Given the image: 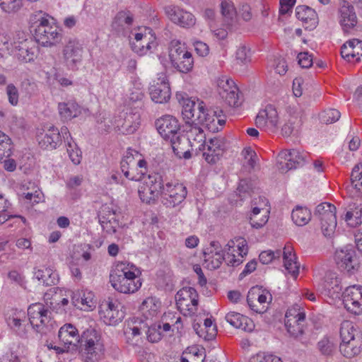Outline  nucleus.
<instances>
[{
  "mask_svg": "<svg viewBox=\"0 0 362 362\" xmlns=\"http://www.w3.org/2000/svg\"><path fill=\"white\" fill-rule=\"evenodd\" d=\"M139 273L133 265L128 268L123 264H118L110 273V282L112 287L120 293H134L141 286Z\"/></svg>",
  "mask_w": 362,
  "mask_h": 362,
  "instance_id": "nucleus-1",
  "label": "nucleus"
},
{
  "mask_svg": "<svg viewBox=\"0 0 362 362\" xmlns=\"http://www.w3.org/2000/svg\"><path fill=\"white\" fill-rule=\"evenodd\" d=\"M41 11L30 16L31 28L36 41L42 46L54 45L61 37L57 27Z\"/></svg>",
  "mask_w": 362,
  "mask_h": 362,
  "instance_id": "nucleus-2",
  "label": "nucleus"
},
{
  "mask_svg": "<svg viewBox=\"0 0 362 362\" xmlns=\"http://www.w3.org/2000/svg\"><path fill=\"white\" fill-rule=\"evenodd\" d=\"M341 343L339 351L344 356L352 358L358 355L362 349V334L350 321H344L340 327Z\"/></svg>",
  "mask_w": 362,
  "mask_h": 362,
  "instance_id": "nucleus-3",
  "label": "nucleus"
},
{
  "mask_svg": "<svg viewBox=\"0 0 362 362\" xmlns=\"http://www.w3.org/2000/svg\"><path fill=\"white\" fill-rule=\"evenodd\" d=\"M30 324L41 334H47L53 325L51 311L40 303L30 305L28 309Z\"/></svg>",
  "mask_w": 362,
  "mask_h": 362,
  "instance_id": "nucleus-4",
  "label": "nucleus"
},
{
  "mask_svg": "<svg viewBox=\"0 0 362 362\" xmlns=\"http://www.w3.org/2000/svg\"><path fill=\"white\" fill-rule=\"evenodd\" d=\"M169 58L172 66L178 71L188 73L194 65L191 52L185 49L179 41H172L169 49Z\"/></svg>",
  "mask_w": 362,
  "mask_h": 362,
  "instance_id": "nucleus-5",
  "label": "nucleus"
},
{
  "mask_svg": "<svg viewBox=\"0 0 362 362\" xmlns=\"http://www.w3.org/2000/svg\"><path fill=\"white\" fill-rule=\"evenodd\" d=\"M156 127L161 136L165 139H169L173 149L176 151L181 148L179 146L180 125L175 117L171 115H165L156 121ZM181 150H185L182 147Z\"/></svg>",
  "mask_w": 362,
  "mask_h": 362,
  "instance_id": "nucleus-6",
  "label": "nucleus"
},
{
  "mask_svg": "<svg viewBox=\"0 0 362 362\" xmlns=\"http://www.w3.org/2000/svg\"><path fill=\"white\" fill-rule=\"evenodd\" d=\"M314 216L320 220L324 235L330 236L337 226L335 206L327 202L321 203L317 206Z\"/></svg>",
  "mask_w": 362,
  "mask_h": 362,
  "instance_id": "nucleus-7",
  "label": "nucleus"
},
{
  "mask_svg": "<svg viewBox=\"0 0 362 362\" xmlns=\"http://www.w3.org/2000/svg\"><path fill=\"white\" fill-rule=\"evenodd\" d=\"M198 293L192 287H184L175 296L176 304L185 316L195 314L198 310Z\"/></svg>",
  "mask_w": 362,
  "mask_h": 362,
  "instance_id": "nucleus-8",
  "label": "nucleus"
},
{
  "mask_svg": "<svg viewBox=\"0 0 362 362\" xmlns=\"http://www.w3.org/2000/svg\"><path fill=\"white\" fill-rule=\"evenodd\" d=\"M165 180L162 175L155 173L148 175L145 183L138 190L139 197L143 202L150 203L155 200L158 195H161Z\"/></svg>",
  "mask_w": 362,
  "mask_h": 362,
  "instance_id": "nucleus-9",
  "label": "nucleus"
},
{
  "mask_svg": "<svg viewBox=\"0 0 362 362\" xmlns=\"http://www.w3.org/2000/svg\"><path fill=\"white\" fill-rule=\"evenodd\" d=\"M308 154L298 149L281 151L278 155V168L282 173L302 167Z\"/></svg>",
  "mask_w": 362,
  "mask_h": 362,
  "instance_id": "nucleus-10",
  "label": "nucleus"
},
{
  "mask_svg": "<svg viewBox=\"0 0 362 362\" xmlns=\"http://www.w3.org/2000/svg\"><path fill=\"white\" fill-rule=\"evenodd\" d=\"M187 195L186 187L180 183L173 185L168 182L163 183L161 191V202L168 208H174L181 204Z\"/></svg>",
  "mask_w": 362,
  "mask_h": 362,
  "instance_id": "nucleus-11",
  "label": "nucleus"
},
{
  "mask_svg": "<svg viewBox=\"0 0 362 362\" xmlns=\"http://www.w3.org/2000/svg\"><path fill=\"white\" fill-rule=\"evenodd\" d=\"M334 259L339 269L349 274H354L360 267L356 252L349 246L337 250Z\"/></svg>",
  "mask_w": 362,
  "mask_h": 362,
  "instance_id": "nucleus-12",
  "label": "nucleus"
},
{
  "mask_svg": "<svg viewBox=\"0 0 362 362\" xmlns=\"http://www.w3.org/2000/svg\"><path fill=\"white\" fill-rule=\"evenodd\" d=\"M122 308V306L117 300L108 298L100 305V317L105 324L115 325L124 317V312Z\"/></svg>",
  "mask_w": 362,
  "mask_h": 362,
  "instance_id": "nucleus-13",
  "label": "nucleus"
},
{
  "mask_svg": "<svg viewBox=\"0 0 362 362\" xmlns=\"http://www.w3.org/2000/svg\"><path fill=\"white\" fill-rule=\"evenodd\" d=\"M83 47L76 39H70L62 49L63 60L66 66L72 71L78 69L83 59Z\"/></svg>",
  "mask_w": 362,
  "mask_h": 362,
  "instance_id": "nucleus-14",
  "label": "nucleus"
},
{
  "mask_svg": "<svg viewBox=\"0 0 362 362\" xmlns=\"http://www.w3.org/2000/svg\"><path fill=\"white\" fill-rule=\"evenodd\" d=\"M279 124V115L276 108L269 105L261 110L255 119L257 128L269 133H274L277 130Z\"/></svg>",
  "mask_w": 362,
  "mask_h": 362,
  "instance_id": "nucleus-15",
  "label": "nucleus"
},
{
  "mask_svg": "<svg viewBox=\"0 0 362 362\" xmlns=\"http://www.w3.org/2000/svg\"><path fill=\"white\" fill-rule=\"evenodd\" d=\"M218 93L229 106L238 107L241 105L239 89L232 79H220L218 83Z\"/></svg>",
  "mask_w": 362,
  "mask_h": 362,
  "instance_id": "nucleus-16",
  "label": "nucleus"
},
{
  "mask_svg": "<svg viewBox=\"0 0 362 362\" xmlns=\"http://www.w3.org/2000/svg\"><path fill=\"white\" fill-rule=\"evenodd\" d=\"M197 148L203 151V156L209 163H216L219 160L225 150V144L222 139L213 138L207 142L199 144Z\"/></svg>",
  "mask_w": 362,
  "mask_h": 362,
  "instance_id": "nucleus-17",
  "label": "nucleus"
},
{
  "mask_svg": "<svg viewBox=\"0 0 362 362\" xmlns=\"http://www.w3.org/2000/svg\"><path fill=\"white\" fill-rule=\"evenodd\" d=\"M343 304L350 313L362 314V287L352 286L346 288L343 293Z\"/></svg>",
  "mask_w": 362,
  "mask_h": 362,
  "instance_id": "nucleus-18",
  "label": "nucleus"
},
{
  "mask_svg": "<svg viewBox=\"0 0 362 362\" xmlns=\"http://www.w3.org/2000/svg\"><path fill=\"white\" fill-rule=\"evenodd\" d=\"M6 322L9 328L21 337L26 336L29 323L27 315L22 310L13 309L6 315Z\"/></svg>",
  "mask_w": 362,
  "mask_h": 362,
  "instance_id": "nucleus-19",
  "label": "nucleus"
},
{
  "mask_svg": "<svg viewBox=\"0 0 362 362\" xmlns=\"http://www.w3.org/2000/svg\"><path fill=\"white\" fill-rule=\"evenodd\" d=\"M165 12L172 22L181 27L190 28L195 24L196 19L194 16L191 13L177 6H166Z\"/></svg>",
  "mask_w": 362,
  "mask_h": 362,
  "instance_id": "nucleus-20",
  "label": "nucleus"
},
{
  "mask_svg": "<svg viewBox=\"0 0 362 362\" xmlns=\"http://www.w3.org/2000/svg\"><path fill=\"white\" fill-rule=\"evenodd\" d=\"M339 22L344 32L349 33L357 24L354 8L348 1L343 0L339 8Z\"/></svg>",
  "mask_w": 362,
  "mask_h": 362,
  "instance_id": "nucleus-21",
  "label": "nucleus"
},
{
  "mask_svg": "<svg viewBox=\"0 0 362 362\" xmlns=\"http://www.w3.org/2000/svg\"><path fill=\"white\" fill-rule=\"evenodd\" d=\"M268 201L264 197H259L258 206L257 202L252 203V210L250 217V222L252 228H259L263 227L269 218V209L265 208Z\"/></svg>",
  "mask_w": 362,
  "mask_h": 362,
  "instance_id": "nucleus-22",
  "label": "nucleus"
},
{
  "mask_svg": "<svg viewBox=\"0 0 362 362\" xmlns=\"http://www.w3.org/2000/svg\"><path fill=\"white\" fill-rule=\"evenodd\" d=\"M152 30L145 29V33H138L135 35V42L132 44L133 50L139 55H144L156 46V37L151 34Z\"/></svg>",
  "mask_w": 362,
  "mask_h": 362,
  "instance_id": "nucleus-23",
  "label": "nucleus"
},
{
  "mask_svg": "<svg viewBox=\"0 0 362 362\" xmlns=\"http://www.w3.org/2000/svg\"><path fill=\"white\" fill-rule=\"evenodd\" d=\"M80 341L84 343L85 350L88 354L92 355L103 351L100 335L95 329L88 328L85 330L80 337Z\"/></svg>",
  "mask_w": 362,
  "mask_h": 362,
  "instance_id": "nucleus-24",
  "label": "nucleus"
},
{
  "mask_svg": "<svg viewBox=\"0 0 362 362\" xmlns=\"http://www.w3.org/2000/svg\"><path fill=\"white\" fill-rule=\"evenodd\" d=\"M151 98L156 103H164L170 98V88L165 78H158L149 88Z\"/></svg>",
  "mask_w": 362,
  "mask_h": 362,
  "instance_id": "nucleus-25",
  "label": "nucleus"
},
{
  "mask_svg": "<svg viewBox=\"0 0 362 362\" xmlns=\"http://www.w3.org/2000/svg\"><path fill=\"white\" fill-rule=\"evenodd\" d=\"M183 132L186 133L185 137L190 143V146H196L205 143V134L199 124L196 120L185 121Z\"/></svg>",
  "mask_w": 362,
  "mask_h": 362,
  "instance_id": "nucleus-26",
  "label": "nucleus"
},
{
  "mask_svg": "<svg viewBox=\"0 0 362 362\" xmlns=\"http://www.w3.org/2000/svg\"><path fill=\"white\" fill-rule=\"evenodd\" d=\"M14 49L16 56L22 62H31L36 56L37 47L31 40L15 42Z\"/></svg>",
  "mask_w": 362,
  "mask_h": 362,
  "instance_id": "nucleus-27",
  "label": "nucleus"
},
{
  "mask_svg": "<svg viewBox=\"0 0 362 362\" xmlns=\"http://www.w3.org/2000/svg\"><path fill=\"white\" fill-rule=\"evenodd\" d=\"M322 286L325 291L332 298H338L341 293L344 285L337 273L328 272L325 274Z\"/></svg>",
  "mask_w": 362,
  "mask_h": 362,
  "instance_id": "nucleus-28",
  "label": "nucleus"
},
{
  "mask_svg": "<svg viewBox=\"0 0 362 362\" xmlns=\"http://www.w3.org/2000/svg\"><path fill=\"white\" fill-rule=\"evenodd\" d=\"M58 337L68 349L69 346H76L80 342V336L77 329L71 324H66L62 326L58 332Z\"/></svg>",
  "mask_w": 362,
  "mask_h": 362,
  "instance_id": "nucleus-29",
  "label": "nucleus"
},
{
  "mask_svg": "<svg viewBox=\"0 0 362 362\" xmlns=\"http://www.w3.org/2000/svg\"><path fill=\"white\" fill-rule=\"evenodd\" d=\"M254 299H255V296L254 288H252L248 292L247 297V304L251 310L256 312L257 313H264L267 310V305L272 302V296L268 292L265 293L263 291L262 294L259 295L257 298V303H259V305L254 303Z\"/></svg>",
  "mask_w": 362,
  "mask_h": 362,
  "instance_id": "nucleus-30",
  "label": "nucleus"
},
{
  "mask_svg": "<svg viewBox=\"0 0 362 362\" xmlns=\"http://www.w3.org/2000/svg\"><path fill=\"white\" fill-rule=\"evenodd\" d=\"M61 143V136L59 129L50 127L42 137H39V145L42 148L47 150L55 149Z\"/></svg>",
  "mask_w": 362,
  "mask_h": 362,
  "instance_id": "nucleus-31",
  "label": "nucleus"
},
{
  "mask_svg": "<svg viewBox=\"0 0 362 362\" xmlns=\"http://www.w3.org/2000/svg\"><path fill=\"white\" fill-rule=\"evenodd\" d=\"M341 54L344 59L350 61L351 59H359L362 56V41L358 39H352L344 44L341 48Z\"/></svg>",
  "mask_w": 362,
  "mask_h": 362,
  "instance_id": "nucleus-32",
  "label": "nucleus"
},
{
  "mask_svg": "<svg viewBox=\"0 0 362 362\" xmlns=\"http://www.w3.org/2000/svg\"><path fill=\"white\" fill-rule=\"evenodd\" d=\"M225 318L230 325L237 329H241L246 332H251L253 329L254 325L252 320L239 313H228Z\"/></svg>",
  "mask_w": 362,
  "mask_h": 362,
  "instance_id": "nucleus-33",
  "label": "nucleus"
},
{
  "mask_svg": "<svg viewBox=\"0 0 362 362\" xmlns=\"http://www.w3.org/2000/svg\"><path fill=\"white\" fill-rule=\"evenodd\" d=\"M177 99L182 106V114L186 121H192L196 118L198 103L189 98L186 94L178 95ZM197 102H199L197 100Z\"/></svg>",
  "mask_w": 362,
  "mask_h": 362,
  "instance_id": "nucleus-34",
  "label": "nucleus"
},
{
  "mask_svg": "<svg viewBox=\"0 0 362 362\" xmlns=\"http://www.w3.org/2000/svg\"><path fill=\"white\" fill-rule=\"evenodd\" d=\"M133 152L135 153L138 157L139 155L137 151L129 149L127 155L121 161V169L124 176L129 180H137L139 177L138 174L134 173V170L136 167V159L134 156Z\"/></svg>",
  "mask_w": 362,
  "mask_h": 362,
  "instance_id": "nucleus-35",
  "label": "nucleus"
},
{
  "mask_svg": "<svg viewBox=\"0 0 362 362\" xmlns=\"http://www.w3.org/2000/svg\"><path fill=\"white\" fill-rule=\"evenodd\" d=\"M284 264L286 271L292 276L296 278L299 273L300 264L296 261V256L293 249L290 245H286L283 252Z\"/></svg>",
  "mask_w": 362,
  "mask_h": 362,
  "instance_id": "nucleus-36",
  "label": "nucleus"
},
{
  "mask_svg": "<svg viewBox=\"0 0 362 362\" xmlns=\"http://www.w3.org/2000/svg\"><path fill=\"white\" fill-rule=\"evenodd\" d=\"M133 15L129 11H119L112 22V28L115 31L120 33L132 25Z\"/></svg>",
  "mask_w": 362,
  "mask_h": 362,
  "instance_id": "nucleus-37",
  "label": "nucleus"
},
{
  "mask_svg": "<svg viewBox=\"0 0 362 362\" xmlns=\"http://www.w3.org/2000/svg\"><path fill=\"white\" fill-rule=\"evenodd\" d=\"M100 223L101 226L107 233L112 234L116 232V228L118 222L115 218V213L111 212L109 207H105L103 214L100 216Z\"/></svg>",
  "mask_w": 362,
  "mask_h": 362,
  "instance_id": "nucleus-38",
  "label": "nucleus"
},
{
  "mask_svg": "<svg viewBox=\"0 0 362 362\" xmlns=\"http://www.w3.org/2000/svg\"><path fill=\"white\" fill-rule=\"evenodd\" d=\"M59 112L64 120H71L81 113V107L75 102L60 103L58 105Z\"/></svg>",
  "mask_w": 362,
  "mask_h": 362,
  "instance_id": "nucleus-39",
  "label": "nucleus"
},
{
  "mask_svg": "<svg viewBox=\"0 0 362 362\" xmlns=\"http://www.w3.org/2000/svg\"><path fill=\"white\" fill-rule=\"evenodd\" d=\"M305 314H300L298 319L291 318L285 320V326L288 332L295 338L303 335L304 332V322Z\"/></svg>",
  "mask_w": 362,
  "mask_h": 362,
  "instance_id": "nucleus-40",
  "label": "nucleus"
},
{
  "mask_svg": "<svg viewBox=\"0 0 362 362\" xmlns=\"http://www.w3.org/2000/svg\"><path fill=\"white\" fill-rule=\"evenodd\" d=\"M34 276L44 286L55 285L59 282L58 274L50 268L37 269Z\"/></svg>",
  "mask_w": 362,
  "mask_h": 362,
  "instance_id": "nucleus-41",
  "label": "nucleus"
},
{
  "mask_svg": "<svg viewBox=\"0 0 362 362\" xmlns=\"http://www.w3.org/2000/svg\"><path fill=\"white\" fill-rule=\"evenodd\" d=\"M344 219L351 227L360 225L362 223V207L356 204H350Z\"/></svg>",
  "mask_w": 362,
  "mask_h": 362,
  "instance_id": "nucleus-42",
  "label": "nucleus"
},
{
  "mask_svg": "<svg viewBox=\"0 0 362 362\" xmlns=\"http://www.w3.org/2000/svg\"><path fill=\"white\" fill-rule=\"evenodd\" d=\"M221 13L223 16L226 24L231 26L236 18V10L234 4L230 0H223L221 4Z\"/></svg>",
  "mask_w": 362,
  "mask_h": 362,
  "instance_id": "nucleus-43",
  "label": "nucleus"
},
{
  "mask_svg": "<svg viewBox=\"0 0 362 362\" xmlns=\"http://www.w3.org/2000/svg\"><path fill=\"white\" fill-rule=\"evenodd\" d=\"M93 297L94 294L91 291L83 293V295L79 292L74 293L71 298L72 303L80 309H83L84 306L91 308L93 304Z\"/></svg>",
  "mask_w": 362,
  "mask_h": 362,
  "instance_id": "nucleus-44",
  "label": "nucleus"
},
{
  "mask_svg": "<svg viewBox=\"0 0 362 362\" xmlns=\"http://www.w3.org/2000/svg\"><path fill=\"white\" fill-rule=\"evenodd\" d=\"M291 218L297 226H303L310 221L311 212L305 207L297 206L293 210Z\"/></svg>",
  "mask_w": 362,
  "mask_h": 362,
  "instance_id": "nucleus-45",
  "label": "nucleus"
},
{
  "mask_svg": "<svg viewBox=\"0 0 362 362\" xmlns=\"http://www.w3.org/2000/svg\"><path fill=\"white\" fill-rule=\"evenodd\" d=\"M197 111L196 118L194 120H196L199 125L209 127L211 123L215 121L214 115L209 113L204 102H198Z\"/></svg>",
  "mask_w": 362,
  "mask_h": 362,
  "instance_id": "nucleus-46",
  "label": "nucleus"
},
{
  "mask_svg": "<svg viewBox=\"0 0 362 362\" xmlns=\"http://www.w3.org/2000/svg\"><path fill=\"white\" fill-rule=\"evenodd\" d=\"M13 144L11 139L0 131V162L4 158L11 157L13 153Z\"/></svg>",
  "mask_w": 362,
  "mask_h": 362,
  "instance_id": "nucleus-47",
  "label": "nucleus"
},
{
  "mask_svg": "<svg viewBox=\"0 0 362 362\" xmlns=\"http://www.w3.org/2000/svg\"><path fill=\"white\" fill-rule=\"evenodd\" d=\"M140 125V117L136 113L129 114L124 118L122 124V129L126 134H133Z\"/></svg>",
  "mask_w": 362,
  "mask_h": 362,
  "instance_id": "nucleus-48",
  "label": "nucleus"
},
{
  "mask_svg": "<svg viewBox=\"0 0 362 362\" xmlns=\"http://www.w3.org/2000/svg\"><path fill=\"white\" fill-rule=\"evenodd\" d=\"M296 16L298 19L303 22L313 21V23H315L316 13L308 6L303 5L297 6L296 8Z\"/></svg>",
  "mask_w": 362,
  "mask_h": 362,
  "instance_id": "nucleus-49",
  "label": "nucleus"
},
{
  "mask_svg": "<svg viewBox=\"0 0 362 362\" xmlns=\"http://www.w3.org/2000/svg\"><path fill=\"white\" fill-rule=\"evenodd\" d=\"M317 349L324 356H332L336 349V344L329 337H324L317 344Z\"/></svg>",
  "mask_w": 362,
  "mask_h": 362,
  "instance_id": "nucleus-50",
  "label": "nucleus"
},
{
  "mask_svg": "<svg viewBox=\"0 0 362 362\" xmlns=\"http://www.w3.org/2000/svg\"><path fill=\"white\" fill-rule=\"evenodd\" d=\"M160 303L153 297L147 298L141 304V310L144 313H148V315L154 316L160 308Z\"/></svg>",
  "mask_w": 362,
  "mask_h": 362,
  "instance_id": "nucleus-51",
  "label": "nucleus"
},
{
  "mask_svg": "<svg viewBox=\"0 0 362 362\" xmlns=\"http://www.w3.org/2000/svg\"><path fill=\"white\" fill-rule=\"evenodd\" d=\"M351 185L362 193V163L356 165L351 175Z\"/></svg>",
  "mask_w": 362,
  "mask_h": 362,
  "instance_id": "nucleus-52",
  "label": "nucleus"
},
{
  "mask_svg": "<svg viewBox=\"0 0 362 362\" xmlns=\"http://www.w3.org/2000/svg\"><path fill=\"white\" fill-rule=\"evenodd\" d=\"M66 146V151L71 160L75 165L79 164L81 160V151L78 148L77 144L74 141H67Z\"/></svg>",
  "mask_w": 362,
  "mask_h": 362,
  "instance_id": "nucleus-53",
  "label": "nucleus"
},
{
  "mask_svg": "<svg viewBox=\"0 0 362 362\" xmlns=\"http://www.w3.org/2000/svg\"><path fill=\"white\" fill-rule=\"evenodd\" d=\"M177 136L179 137V143L180 144L179 145L181 148L182 147L185 150H181L182 148H179V150L176 151L175 149H173L175 154L179 157V158H185V159H189L191 158V153L189 149L188 148V146H190L189 141H188V139L184 136H181L180 133L177 135Z\"/></svg>",
  "mask_w": 362,
  "mask_h": 362,
  "instance_id": "nucleus-54",
  "label": "nucleus"
},
{
  "mask_svg": "<svg viewBox=\"0 0 362 362\" xmlns=\"http://www.w3.org/2000/svg\"><path fill=\"white\" fill-rule=\"evenodd\" d=\"M341 114L336 109H328L322 112L320 116L322 122L325 124H332L340 118Z\"/></svg>",
  "mask_w": 362,
  "mask_h": 362,
  "instance_id": "nucleus-55",
  "label": "nucleus"
},
{
  "mask_svg": "<svg viewBox=\"0 0 362 362\" xmlns=\"http://www.w3.org/2000/svg\"><path fill=\"white\" fill-rule=\"evenodd\" d=\"M248 362H282V361L275 355L260 352L252 356Z\"/></svg>",
  "mask_w": 362,
  "mask_h": 362,
  "instance_id": "nucleus-56",
  "label": "nucleus"
},
{
  "mask_svg": "<svg viewBox=\"0 0 362 362\" xmlns=\"http://www.w3.org/2000/svg\"><path fill=\"white\" fill-rule=\"evenodd\" d=\"M22 197L32 204H38L44 201V195L39 189L34 192H23Z\"/></svg>",
  "mask_w": 362,
  "mask_h": 362,
  "instance_id": "nucleus-57",
  "label": "nucleus"
},
{
  "mask_svg": "<svg viewBox=\"0 0 362 362\" xmlns=\"http://www.w3.org/2000/svg\"><path fill=\"white\" fill-rule=\"evenodd\" d=\"M144 98V93L142 90L139 87H134L129 90V94L128 95V99L129 102V105L131 103H138L137 107H139L142 104V99Z\"/></svg>",
  "mask_w": 362,
  "mask_h": 362,
  "instance_id": "nucleus-58",
  "label": "nucleus"
},
{
  "mask_svg": "<svg viewBox=\"0 0 362 362\" xmlns=\"http://www.w3.org/2000/svg\"><path fill=\"white\" fill-rule=\"evenodd\" d=\"M254 185L250 180L243 179L240 180L237 188L240 197H245V194H249L252 191Z\"/></svg>",
  "mask_w": 362,
  "mask_h": 362,
  "instance_id": "nucleus-59",
  "label": "nucleus"
},
{
  "mask_svg": "<svg viewBox=\"0 0 362 362\" xmlns=\"http://www.w3.org/2000/svg\"><path fill=\"white\" fill-rule=\"evenodd\" d=\"M6 91L9 103L13 106L17 105L19 98L17 88L13 83H10L6 86Z\"/></svg>",
  "mask_w": 362,
  "mask_h": 362,
  "instance_id": "nucleus-60",
  "label": "nucleus"
},
{
  "mask_svg": "<svg viewBox=\"0 0 362 362\" xmlns=\"http://www.w3.org/2000/svg\"><path fill=\"white\" fill-rule=\"evenodd\" d=\"M234 240L235 246L236 245L238 250V256L243 258L248 252V247L246 240L243 237H235Z\"/></svg>",
  "mask_w": 362,
  "mask_h": 362,
  "instance_id": "nucleus-61",
  "label": "nucleus"
},
{
  "mask_svg": "<svg viewBox=\"0 0 362 362\" xmlns=\"http://www.w3.org/2000/svg\"><path fill=\"white\" fill-rule=\"evenodd\" d=\"M136 167L134 170V173L137 175L139 177L137 180H134L135 181L141 180L144 175L147 173V162L144 159L136 160Z\"/></svg>",
  "mask_w": 362,
  "mask_h": 362,
  "instance_id": "nucleus-62",
  "label": "nucleus"
},
{
  "mask_svg": "<svg viewBox=\"0 0 362 362\" xmlns=\"http://www.w3.org/2000/svg\"><path fill=\"white\" fill-rule=\"evenodd\" d=\"M281 252L277 250L275 253L271 250L263 251L259 256V261L264 264H267L270 263L276 257L280 256Z\"/></svg>",
  "mask_w": 362,
  "mask_h": 362,
  "instance_id": "nucleus-63",
  "label": "nucleus"
},
{
  "mask_svg": "<svg viewBox=\"0 0 362 362\" xmlns=\"http://www.w3.org/2000/svg\"><path fill=\"white\" fill-rule=\"evenodd\" d=\"M250 50L245 45L240 46L236 52V59L245 64L250 61Z\"/></svg>",
  "mask_w": 362,
  "mask_h": 362,
  "instance_id": "nucleus-64",
  "label": "nucleus"
}]
</instances>
